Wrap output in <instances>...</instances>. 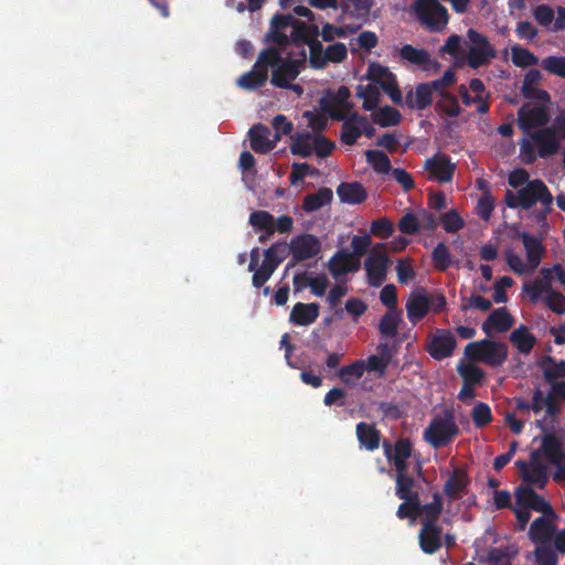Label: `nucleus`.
I'll use <instances>...</instances> for the list:
<instances>
[{
    "label": "nucleus",
    "mask_w": 565,
    "mask_h": 565,
    "mask_svg": "<svg viewBox=\"0 0 565 565\" xmlns=\"http://www.w3.org/2000/svg\"><path fill=\"white\" fill-rule=\"evenodd\" d=\"M307 51L301 47L298 53L287 52V47L268 44L258 53V65L271 71L270 84L275 87L288 86V81H295L306 67Z\"/></svg>",
    "instance_id": "nucleus-1"
},
{
    "label": "nucleus",
    "mask_w": 565,
    "mask_h": 565,
    "mask_svg": "<svg viewBox=\"0 0 565 565\" xmlns=\"http://www.w3.org/2000/svg\"><path fill=\"white\" fill-rule=\"evenodd\" d=\"M319 35L318 25L298 20L291 13H276L270 19L269 29L263 41L266 44H278L287 49L294 45L300 51L312 38Z\"/></svg>",
    "instance_id": "nucleus-2"
},
{
    "label": "nucleus",
    "mask_w": 565,
    "mask_h": 565,
    "mask_svg": "<svg viewBox=\"0 0 565 565\" xmlns=\"http://www.w3.org/2000/svg\"><path fill=\"white\" fill-rule=\"evenodd\" d=\"M529 136L530 140L524 139L520 143L521 152L526 163L535 161L537 156L547 158L559 150L561 142L553 127L534 130Z\"/></svg>",
    "instance_id": "nucleus-3"
},
{
    "label": "nucleus",
    "mask_w": 565,
    "mask_h": 565,
    "mask_svg": "<svg viewBox=\"0 0 565 565\" xmlns=\"http://www.w3.org/2000/svg\"><path fill=\"white\" fill-rule=\"evenodd\" d=\"M460 434L452 411L445 409L443 415H436L424 430V439L433 448L448 446Z\"/></svg>",
    "instance_id": "nucleus-4"
},
{
    "label": "nucleus",
    "mask_w": 565,
    "mask_h": 565,
    "mask_svg": "<svg viewBox=\"0 0 565 565\" xmlns=\"http://www.w3.org/2000/svg\"><path fill=\"white\" fill-rule=\"evenodd\" d=\"M509 349L504 342L482 339L469 342L465 355L471 362H482L491 367L502 365L508 359Z\"/></svg>",
    "instance_id": "nucleus-5"
},
{
    "label": "nucleus",
    "mask_w": 565,
    "mask_h": 565,
    "mask_svg": "<svg viewBox=\"0 0 565 565\" xmlns=\"http://www.w3.org/2000/svg\"><path fill=\"white\" fill-rule=\"evenodd\" d=\"M544 457L541 446L530 454L529 461L518 460L515 462L522 480L532 487L544 489L550 480L548 467L542 461Z\"/></svg>",
    "instance_id": "nucleus-6"
},
{
    "label": "nucleus",
    "mask_w": 565,
    "mask_h": 565,
    "mask_svg": "<svg viewBox=\"0 0 565 565\" xmlns=\"http://www.w3.org/2000/svg\"><path fill=\"white\" fill-rule=\"evenodd\" d=\"M414 11L418 21L430 32H439L449 21L446 7L438 0H415Z\"/></svg>",
    "instance_id": "nucleus-7"
},
{
    "label": "nucleus",
    "mask_w": 565,
    "mask_h": 565,
    "mask_svg": "<svg viewBox=\"0 0 565 565\" xmlns=\"http://www.w3.org/2000/svg\"><path fill=\"white\" fill-rule=\"evenodd\" d=\"M541 451L547 461L556 467L553 480L561 482L565 479V451L563 441L554 433H547L542 437Z\"/></svg>",
    "instance_id": "nucleus-8"
},
{
    "label": "nucleus",
    "mask_w": 565,
    "mask_h": 565,
    "mask_svg": "<svg viewBox=\"0 0 565 565\" xmlns=\"http://www.w3.org/2000/svg\"><path fill=\"white\" fill-rule=\"evenodd\" d=\"M519 194L523 210H529L537 202H541L546 206L547 212L551 211L553 195L542 180L534 179L529 181L523 188L519 189Z\"/></svg>",
    "instance_id": "nucleus-9"
},
{
    "label": "nucleus",
    "mask_w": 565,
    "mask_h": 565,
    "mask_svg": "<svg viewBox=\"0 0 565 565\" xmlns=\"http://www.w3.org/2000/svg\"><path fill=\"white\" fill-rule=\"evenodd\" d=\"M288 249L295 262H305L316 257L321 252V243L313 234L305 233L292 237L288 244Z\"/></svg>",
    "instance_id": "nucleus-10"
},
{
    "label": "nucleus",
    "mask_w": 565,
    "mask_h": 565,
    "mask_svg": "<svg viewBox=\"0 0 565 565\" xmlns=\"http://www.w3.org/2000/svg\"><path fill=\"white\" fill-rule=\"evenodd\" d=\"M550 121V114L544 105L532 106L524 104L518 110V126L524 134L536 127H544Z\"/></svg>",
    "instance_id": "nucleus-11"
},
{
    "label": "nucleus",
    "mask_w": 565,
    "mask_h": 565,
    "mask_svg": "<svg viewBox=\"0 0 565 565\" xmlns=\"http://www.w3.org/2000/svg\"><path fill=\"white\" fill-rule=\"evenodd\" d=\"M456 347L457 340L451 330L437 329L427 344V352L433 359L441 361L451 356Z\"/></svg>",
    "instance_id": "nucleus-12"
},
{
    "label": "nucleus",
    "mask_w": 565,
    "mask_h": 565,
    "mask_svg": "<svg viewBox=\"0 0 565 565\" xmlns=\"http://www.w3.org/2000/svg\"><path fill=\"white\" fill-rule=\"evenodd\" d=\"M388 257L385 253H376L374 248L364 262L369 285L380 287L386 279Z\"/></svg>",
    "instance_id": "nucleus-13"
},
{
    "label": "nucleus",
    "mask_w": 565,
    "mask_h": 565,
    "mask_svg": "<svg viewBox=\"0 0 565 565\" xmlns=\"http://www.w3.org/2000/svg\"><path fill=\"white\" fill-rule=\"evenodd\" d=\"M469 484L470 478L466 469L457 467L444 483L443 491L450 501H456L467 492Z\"/></svg>",
    "instance_id": "nucleus-14"
},
{
    "label": "nucleus",
    "mask_w": 565,
    "mask_h": 565,
    "mask_svg": "<svg viewBox=\"0 0 565 565\" xmlns=\"http://www.w3.org/2000/svg\"><path fill=\"white\" fill-rule=\"evenodd\" d=\"M360 266V259L347 250L337 252L328 262V269L334 278L358 271Z\"/></svg>",
    "instance_id": "nucleus-15"
},
{
    "label": "nucleus",
    "mask_w": 565,
    "mask_h": 565,
    "mask_svg": "<svg viewBox=\"0 0 565 565\" xmlns=\"http://www.w3.org/2000/svg\"><path fill=\"white\" fill-rule=\"evenodd\" d=\"M419 547L425 554H435L443 545V529L438 524H423L418 533Z\"/></svg>",
    "instance_id": "nucleus-16"
},
{
    "label": "nucleus",
    "mask_w": 565,
    "mask_h": 565,
    "mask_svg": "<svg viewBox=\"0 0 565 565\" xmlns=\"http://www.w3.org/2000/svg\"><path fill=\"white\" fill-rule=\"evenodd\" d=\"M548 518L546 515L539 516L530 525L529 537L536 545L552 544L556 525Z\"/></svg>",
    "instance_id": "nucleus-17"
},
{
    "label": "nucleus",
    "mask_w": 565,
    "mask_h": 565,
    "mask_svg": "<svg viewBox=\"0 0 565 565\" xmlns=\"http://www.w3.org/2000/svg\"><path fill=\"white\" fill-rule=\"evenodd\" d=\"M424 168L429 171L430 178L441 183L451 181L456 169L455 164L445 154L426 159Z\"/></svg>",
    "instance_id": "nucleus-18"
},
{
    "label": "nucleus",
    "mask_w": 565,
    "mask_h": 565,
    "mask_svg": "<svg viewBox=\"0 0 565 565\" xmlns=\"http://www.w3.org/2000/svg\"><path fill=\"white\" fill-rule=\"evenodd\" d=\"M542 81V74L536 68H531L524 76L521 93L526 99H537L543 103L551 102V95L547 90L539 88L537 84Z\"/></svg>",
    "instance_id": "nucleus-19"
},
{
    "label": "nucleus",
    "mask_w": 565,
    "mask_h": 565,
    "mask_svg": "<svg viewBox=\"0 0 565 565\" xmlns=\"http://www.w3.org/2000/svg\"><path fill=\"white\" fill-rule=\"evenodd\" d=\"M514 319L505 307L494 309L483 321L481 329L487 335L492 331L505 332L513 327Z\"/></svg>",
    "instance_id": "nucleus-20"
},
{
    "label": "nucleus",
    "mask_w": 565,
    "mask_h": 565,
    "mask_svg": "<svg viewBox=\"0 0 565 565\" xmlns=\"http://www.w3.org/2000/svg\"><path fill=\"white\" fill-rule=\"evenodd\" d=\"M431 302L424 292H412L406 302L407 318L415 326L429 312Z\"/></svg>",
    "instance_id": "nucleus-21"
},
{
    "label": "nucleus",
    "mask_w": 565,
    "mask_h": 565,
    "mask_svg": "<svg viewBox=\"0 0 565 565\" xmlns=\"http://www.w3.org/2000/svg\"><path fill=\"white\" fill-rule=\"evenodd\" d=\"M320 306L316 302H297L289 315L292 324L306 327L312 324L319 317Z\"/></svg>",
    "instance_id": "nucleus-22"
},
{
    "label": "nucleus",
    "mask_w": 565,
    "mask_h": 565,
    "mask_svg": "<svg viewBox=\"0 0 565 565\" xmlns=\"http://www.w3.org/2000/svg\"><path fill=\"white\" fill-rule=\"evenodd\" d=\"M433 94L427 83H420L406 94L404 104L409 109L424 110L433 105Z\"/></svg>",
    "instance_id": "nucleus-23"
},
{
    "label": "nucleus",
    "mask_w": 565,
    "mask_h": 565,
    "mask_svg": "<svg viewBox=\"0 0 565 565\" xmlns=\"http://www.w3.org/2000/svg\"><path fill=\"white\" fill-rule=\"evenodd\" d=\"M268 81V74L266 67L264 65H258V57L256 58L255 64L252 70L244 73L237 79V86L245 90H256L263 87Z\"/></svg>",
    "instance_id": "nucleus-24"
},
{
    "label": "nucleus",
    "mask_w": 565,
    "mask_h": 565,
    "mask_svg": "<svg viewBox=\"0 0 565 565\" xmlns=\"http://www.w3.org/2000/svg\"><path fill=\"white\" fill-rule=\"evenodd\" d=\"M250 148L257 153H267L275 147V141L269 139L270 129L262 124L254 125L249 131Z\"/></svg>",
    "instance_id": "nucleus-25"
},
{
    "label": "nucleus",
    "mask_w": 565,
    "mask_h": 565,
    "mask_svg": "<svg viewBox=\"0 0 565 565\" xmlns=\"http://www.w3.org/2000/svg\"><path fill=\"white\" fill-rule=\"evenodd\" d=\"M337 194L343 203L360 204L367 198L363 185L359 182H342L337 189Z\"/></svg>",
    "instance_id": "nucleus-26"
},
{
    "label": "nucleus",
    "mask_w": 565,
    "mask_h": 565,
    "mask_svg": "<svg viewBox=\"0 0 565 565\" xmlns=\"http://www.w3.org/2000/svg\"><path fill=\"white\" fill-rule=\"evenodd\" d=\"M384 455L391 460H408L413 452V444L408 438H398L394 447L387 440L383 441Z\"/></svg>",
    "instance_id": "nucleus-27"
},
{
    "label": "nucleus",
    "mask_w": 565,
    "mask_h": 565,
    "mask_svg": "<svg viewBox=\"0 0 565 565\" xmlns=\"http://www.w3.org/2000/svg\"><path fill=\"white\" fill-rule=\"evenodd\" d=\"M539 366L543 372V377L547 383L557 382L558 379H565V361H556L551 355H545Z\"/></svg>",
    "instance_id": "nucleus-28"
},
{
    "label": "nucleus",
    "mask_w": 565,
    "mask_h": 565,
    "mask_svg": "<svg viewBox=\"0 0 565 565\" xmlns=\"http://www.w3.org/2000/svg\"><path fill=\"white\" fill-rule=\"evenodd\" d=\"M356 437L361 446L369 451H373L380 446V431L373 425L367 423L361 422L356 425Z\"/></svg>",
    "instance_id": "nucleus-29"
},
{
    "label": "nucleus",
    "mask_w": 565,
    "mask_h": 565,
    "mask_svg": "<svg viewBox=\"0 0 565 565\" xmlns=\"http://www.w3.org/2000/svg\"><path fill=\"white\" fill-rule=\"evenodd\" d=\"M520 237L526 252L529 265L532 269H535L541 263L544 246L537 237H534L526 232H523Z\"/></svg>",
    "instance_id": "nucleus-30"
},
{
    "label": "nucleus",
    "mask_w": 565,
    "mask_h": 565,
    "mask_svg": "<svg viewBox=\"0 0 565 565\" xmlns=\"http://www.w3.org/2000/svg\"><path fill=\"white\" fill-rule=\"evenodd\" d=\"M510 341L516 347L520 353L529 354L536 343L535 337L526 326L521 324L510 333Z\"/></svg>",
    "instance_id": "nucleus-31"
},
{
    "label": "nucleus",
    "mask_w": 565,
    "mask_h": 565,
    "mask_svg": "<svg viewBox=\"0 0 565 565\" xmlns=\"http://www.w3.org/2000/svg\"><path fill=\"white\" fill-rule=\"evenodd\" d=\"M333 199V192L329 188H320L317 192L303 198L302 209L307 213L316 212L329 204Z\"/></svg>",
    "instance_id": "nucleus-32"
},
{
    "label": "nucleus",
    "mask_w": 565,
    "mask_h": 565,
    "mask_svg": "<svg viewBox=\"0 0 565 565\" xmlns=\"http://www.w3.org/2000/svg\"><path fill=\"white\" fill-rule=\"evenodd\" d=\"M542 277L524 286L525 292L533 302H536L543 294L548 295L552 289L551 269H542Z\"/></svg>",
    "instance_id": "nucleus-33"
},
{
    "label": "nucleus",
    "mask_w": 565,
    "mask_h": 565,
    "mask_svg": "<svg viewBox=\"0 0 565 565\" xmlns=\"http://www.w3.org/2000/svg\"><path fill=\"white\" fill-rule=\"evenodd\" d=\"M356 117H361L356 111H352L348 119L342 122L341 129V141L347 146H353L358 139L362 136L360 129V120Z\"/></svg>",
    "instance_id": "nucleus-34"
},
{
    "label": "nucleus",
    "mask_w": 565,
    "mask_h": 565,
    "mask_svg": "<svg viewBox=\"0 0 565 565\" xmlns=\"http://www.w3.org/2000/svg\"><path fill=\"white\" fill-rule=\"evenodd\" d=\"M443 498L439 492H434L433 501L422 505L420 515L423 524H438V519L443 512Z\"/></svg>",
    "instance_id": "nucleus-35"
},
{
    "label": "nucleus",
    "mask_w": 565,
    "mask_h": 565,
    "mask_svg": "<svg viewBox=\"0 0 565 565\" xmlns=\"http://www.w3.org/2000/svg\"><path fill=\"white\" fill-rule=\"evenodd\" d=\"M402 322V311L387 310L379 322V331L385 338H395Z\"/></svg>",
    "instance_id": "nucleus-36"
},
{
    "label": "nucleus",
    "mask_w": 565,
    "mask_h": 565,
    "mask_svg": "<svg viewBox=\"0 0 565 565\" xmlns=\"http://www.w3.org/2000/svg\"><path fill=\"white\" fill-rule=\"evenodd\" d=\"M366 76L372 83L379 85L383 90L386 83L393 84L397 81L395 74H393L388 67L376 62H371L369 64Z\"/></svg>",
    "instance_id": "nucleus-37"
},
{
    "label": "nucleus",
    "mask_w": 565,
    "mask_h": 565,
    "mask_svg": "<svg viewBox=\"0 0 565 565\" xmlns=\"http://www.w3.org/2000/svg\"><path fill=\"white\" fill-rule=\"evenodd\" d=\"M313 137L310 132L291 136L290 152L294 156L309 158L312 154Z\"/></svg>",
    "instance_id": "nucleus-38"
},
{
    "label": "nucleus",
    "mask_w": 565,
    "mask_h": 565,
    "mask_svg": "<svg viewBox=\"0 0 565 565\" xmlns=\"http://www.w3.org/2000/svg\"><path fill=\"white\" fill-rule=\"evenodd\" d=\"M399 55L413 65L427 66L430 63V54L426 49H417L411 44L403 45Z\"/></svg>",
    "instance_id": "nucleus-39"
},
{
    "label": "nucleus",
    "mask_w": 565,
    "mask_h": 565,
    "mask_svg": "<svg viewBox=\"0 0 565 565\" xmlns=\"http://www.w3.org/2000/svg\"><path fill=\"white\" fill-rule=\"evenodd\" d=\"M401 113L396 108L388 105L377 109L372 114L373 122L383 128L397 126L401 122Z\"/></svg>",
    "instance_id": "nucleus-40"
},
{
    "label": "nucleus",
    "mask_w": 565,
    "mask_h": 565,
    "mask_svg": "<svg viewBox=\"0 0 565 565\" xmlns=\"http://www.w3.org/2000/svg\"><path fill=\"white\" fill-rule=\"evenodd\" d=\"M356 96L363 100L362 107L367 111H373L380 104V90L373 84L359 85L356 87Z\"/></svg>",
    "instance_id": "nucleus-41"
},
{
    "label": "nucleus",
    "mask_w": 565,
    "mask_h": 565,
    "mask_svg": "<svg viewBox=\"0 0 565 565\" xmlns=\"http://www.w3.org/2000/svg\"><path fill=\"white\" fill-rule=\"evenodd\" d=\"M435 110L439 114L446 115L447 117L455 118L461 114V107L457 97L451 93L443 94V97L435 104Z\"/></svg>",
    "instance_id": "nucleus-42"
},
{
    "label": "nucleus",
    "mask_w": 565,
    "mask_h": 565,
    "mask_svg": "<svg viewBox=\"0 0 565 565\" xmlns=\"http://www.w3.org/2000/svg\"><path fill=\"white\" fill-rule=\"evenodd\" d=\"M457 372L462 377V382L465 384L470 385H480L484 379V372L481 367L473 364V362L469 363H460L457 365Z\"/></svg>",
    "instance_id": "nucleus-43"
},
{
    "label": "nucleus",
    "mask_w": 565,
    "mask_h": 565,
    "mask_svg": "<svg viewBox=\"0 0 565 565\" xmlns=\"http://www.w3.org/2000/svg\"><path fill=\"white\" fill-rule=\"evenodd\" d=\"M365 158L379 174H388L393 169L388 156L381 150H366Z\"/></svg>",
    "instance_id": "nucleus-44"
},
{
    "label": "nucleus",
    "mask_w": 565,
    "mask_h": 565,
    "mask_svg": "<svg viewBox=\"0 0 565 565\" xmlns=\"http://www.w3.org/2000/svg\"><path fill=\"white\" fill-rule=\"evenodd\" d=\"M497 56L495 50H479V47H469L467 53V64L469 67L477 70L487 65L490 60Z\"/></svg>",
    "instance_id": "nucleus-45"
},
{
    "label": "nucleus",
    "mask_w": 565,
    "mask_h": 565,
    "mask_svg": "<svg viewBox=\"0 0 565 565\" xmlns=\"http://www.w3.org/2000/svg\"><path fill=\"white\" fill-rule=\"evenodd\" d=\"M516 553V550L510 546L491 547L487 553V561L492 565H512V558Z\"/></svg>",
    "instance_id": "nucleus-46"
},
{
    "label": "nucleus",
    "mask_w": 565,
    "mask_h": 565,
    "mask_svg": "<svg viewBox=\"0 0 565 565\" xmlns=\"http://www.w3.org/2000/svg\"><path fill=\"white\" fill-rule=\"evenodd\" d=\"M248 221L256 230H264L268 232V235H273L275 233L274 215L268 211L259 210L252 212Z\"/></svg>",
    "instance_id": "nucleus-47"
},
{
    "label": "nucleus",
    "mask_w": 565,
    "mask_h": 565,
    "mask_svg": "<svg viewBox=\"0 0 565 565\" xmlns=\"http://www.w3.org/2000/svg\"><path fill=\"white\" fill-rule=\"evenodd\" d=\"M319 36H315L309 41L306 45L309 47V57H307V61H309V65L313 70H323L324 68V61L323 54H324V47L318 39Z\"/></svg>",
    "instance_id": "nucleus-48"
},
{
    "label": "nucleus",
    "mask_w": 565,
    "mask_h": 565,
    "mask_svg": "<svg viewBox=\"0 0 565 565\" xmlns=\"http://www.w3.org/2000/svg\"><path fill=\"white\" fill-rule=\"evenodd\" d=\"M431 259L434 267L440 271L447 270L452 265L451 254L443 242L438 243L433 249Z\"/></svg>",
    "instance_id": "nucleus-49"
},
{
    "label": "nucleus",
    "mask_w": 565,
    "mask_h": 565,
    "mask_svg": "<svg viewBox=\"0 0 565 565\" xmlns=\"http://www.w3.org/2000/svg\"><path fill=\"white\" fill-rule=\"evenodd\" d=\"M350 9L342 12V15H348L355 20L365 22L370 15L371 8L374 4L373 0H350Z\"/></svg>",
    "instance_id": "nucleus-50"
},
{
    "label": "nucleus",
    "mask_w": 565,
    "mask_h": 565,
    "mask_svg": "<svg viewBox=\"0 0 565 565\" xmlns=\"http://www.w3.org/2000/svg\"><path fill=\"white\" fill-rule=\"evenodd\" d=\"M471 418L477 428L489 425L493 419L490 406L487 403L478 402L471 411Z\"/></svg>",
    "instance_id": "nucleus-51"
},
{
    "label": "nucleus",
    "mask_w": 565,
    "mask_h": 565,
    "mask_svg": "<svg viewBox=\"0 0 565 565\" xmlns=\"http://www.w3.org/2000/svg\"><path fill=\"white\" fill-rule=\"evenodd\" d=\"M457 81V75L455 71L451 68L444 72L443 76L436 78L431 82H427L430 89L436 93L439 97H443V94L448 93L447 88L454 85Z\"/></svg>",
    "instance_id": "nucleus-52"
},
{
    "label": "nucleus",
    "mask_w": 565,
    "mask_h": 565,
    "mask_svg": "<svg viewBox=\"0 0 565 565\" xmlns=\"http://www.w3.org/2000/svg\"><path fill=\"white\" fill-rule=\"evenodd\" d=\"M512 63L518 67L533 66L539 58L527 49L514 45L512 47Z\"/></svg>",
    "instance_id": "nucleus-53"
},
{
    "label": "nucleus",
    "mask_w": 565,
    "mask_h": 565,
    "mask_svg": "<svg viewBox=\"0 0 565 565\" xmlns=\"http://www.w3.org/2000/svg\"><path fill=\"white\" fill-rule=\"evenodd\" d=\"M348 57V49L344 43L338 42L328 45L324 50L323 61L324 67L328 63H341Z\"/></svg>",
    "instance_id": "nucleus-54"
},
{
    "label": "nucleus",
    "mask_w": 565,
    "mask_h": 565,
    "mask_svg": "<svg viewBox=\"0 0 565 565\" xmlns=\"http://www.w3.org/2000/svg\"><path fill=\"white\" fill-rule=\"evenodd\" d=\"M541 65L548 73L565 78V56H546L542 60Z\"/></svg>",
    "instance_id": "nucleus-55"
},
{
    "label": "nucleus",
    "mask_w": 565,
    "mask_h": 565,
    "mask_svg": "<svg viewBox=\"0 0 565 565\" xmlns=\"http://www.w3.org/2000/svg\"><path fill=\"white\" fill-rule=\"evenodd\" d=\"M350 96L351 92L349 87L342 85L337 92H329L321 99H326L328 103L333 105H339L341 108H352L353 105L349 102Z\"/></svg>",
    "instance_id": "nucleus-56"
},
{
    "label": "nucleus",
    "mask_w": 565,
    "mask_h": 565,
    "mask_svg": "<svg viewBox=\"0 0 565 565\" xmlns=\"http://www.w3.org/2000/svg\"><path fill=\"white\" fill-rule=\"evenodd\" d=\"M440 222L447 233H456L465 226V221L456 210L441 214Z\"/></svg>",
    "instance_id": "nucleus-57"
},
{
    "label": "nucleus",
    "mask_w": 565,
    "mask_h": 565,
    "mask_svg": "<svg viewBox=\"0 0 565 565\" xmlns=\"http://www.w3.org/2000/svg\"><path fill=\"white\" fill-rule=\"evenodd\" d=\"M537 565H557L558 557L556 552L552 548V544L537 545L534 551Z\"/></svg>",
    "instance_id": "nucleus-58"
},
{
    "label": "nucleus",
    "mask_w": 565,
    "mask_h": 565,
    "mask_svg": "<svg viewBox=\"0 0 565 565\" xmlns=\"http://www.w3.org/2000/svg\"><path fill=\"white\" fill-rule=\"evenodd\" d=\"M319 106L324 114L338 121L344 122L351 114L352 108H341L339 105L328 103L326 99H320Z\"/></svg>",
    "instance_id": "nucleus-59"
},
{
    "label": "nucleus",
    "mask_w": 565,
    "mask_h": 565,
    "mask_svg": "<svg viewBox=\"0 0 565 565\" xmlns=\"http://www.w3.org/2000/svg\"><path fill=\"white\" fill-rule=\"evenodd\" d=\"M365 371L364 361H356L350 365L343 366L339 371V376L343 383H349L350 379H360Z\"/></svg>",
    "instance_id": "nucleus-60"
},
{
    "label": "nucleus",
    "mask_w": 565,
    "mask_h": 565,
    "mask_svg": "<svg viewBox=\"0 0 565 565\" xmlns=\"http://www.w3.org/2000/svg\"><path fill=\"white\" fill-rule=\"evenodd\" d=\"M415 479L409 475L395 476V494L397 498L407 497L408 493L415 492Z\"/></svg>",
    "instance_id": "nucleus-61"
},
{
    "label": "nucleus",
    "mask_w": 565,
    "mask_h": 565,
    "mask_svg": "<svg viewBox=\"0 0 565 565\" xmlns=\"http://www.w3.org/2000/svg\"><path fill=\"white\" fill-rule=\"evenodd\" d=\"M394 232V224L387 217H381L372 222L371 233L381 238L390 237Z\"/></svg>",
    "instance_id": "nucleus-62"
},
{
    "label": "nucleus",
    "mask_w": 565,
    "mask_h": 565,
    "mask_svg": "<svg viewBox=\"0 0 565 565\" xmlns=\"http://www.w3.org/2000/svg\"><path fill=\"white\" fill-rule=\"evenodd\" d=\"M291 168L292 170L289 174V181L292 185L297 184L299 181H302L306 175H315L317 173V170L312 169L306 162H294Z\"/></svg>",
    "instance_id": "nucleus-63"
},
{
    "label": "nucleus",
    "mask_w": 565,
    "mask_h": 565,
    "mask_svg": "<svg viewBox=\"0 0 565 565\" xmlns=\"http://www.w3.org/2000/svg\"><path fill=\"white\" fill-rule=\"evenodd\" d=\"M546 306L555 313H565V296L556 290L551 289L545 297Z\"/></svg>",
    "instance_id": "nucleus-64"
}]
</instances>
